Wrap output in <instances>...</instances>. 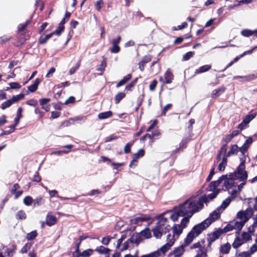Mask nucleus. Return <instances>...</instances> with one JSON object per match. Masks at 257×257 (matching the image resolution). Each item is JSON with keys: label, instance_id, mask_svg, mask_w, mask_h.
Instances as JSON below:
<instances>
[{"label": "nucleus", "instance_id": "25", "mask_svg": "<svg viewBox=\"0 0 257 257\" xmlns=\"http://www.w3.org/2000/svg\"><path fill=\"white\" fill-rule=\"evenodd\" d=\"M152 231L153 233V235L157 238H161L162 235V232L161 231L160 227L159 226H156L152 229Z\"/></svg>", "mask_w": 257, "mask_h": 257}, {"label": "nucleus", "instance_id": "60", "mask_svg": "<svg viewBox=\"0 0 257 257\" xmlns=\"http://www.w3.org/2000/svg\"><path fill=\"white\" fill-rule=\"evenodd\" d=\"M132 145V144H130V143H127V144H126V145L125 146L124 148V153H128L130 152L131 147Z\"/></svg>", "mask_w": 257, "mask_h": 257}, {"label": "nucleus", "instance_id": "26", "mask_svg": "<svg viewBox=\"0 0 257 257\" xmlns=\"http://www.w3.org/2000/svg\"><path fill=\"white\" fill-rule=\"evenodd\" d=\"M165 83L167 84L171 83L173 79L172 73L169 70L167 71L164 75Z\"/></svg>", "mask_w": 257, "mask_h": 257}, {"label": "nucleus", "instance_id": "28", "mask_svg": "<svg viewBox=\"0 0 257 257\" xmlns=\"http://www.w3.org/2000/svg\"><path fill=\"white\" fill-rule=\"evenodd\" d=\"M132 77L131 74H127L126 76L124 77L122 80H121L116 85V87H118L124 85L126 82H127Z\"/></svg>", "mask_w": 257, "mask_h": 257}, {"label": "nucleus", "instance_id": "61", "mask_svg": "<svg viewBox=\"0 0 257 257\" xmlns=\"http://www.w3.org/2000/svg\"><path fill=\"white\" fill-rule=\"evenodd\" d=\"M110 240V238L109 236L103 237L101 240V242L104 245H107Z\"/></svg>", "mask_w": 257, "mask_h": 257}, {"label": "nucleus", "instance_id": "30", "mask_svg": "<svg viewBox=\"0 0 257 257\" xmlns=\"http://www.w3.org/2000/svg\"><path fill=\"white\" fill-rule=\"evenodd\" d=\"M112 115V112L110 111H106L104 112L100 113L98 114V117L99 119H103L108 118Z\"/></svg>", "mask_w": 257, "mask_h": 257}, {"label": "nucleus", "instance_id": "47", "mask_svg": "<svg viewBox=\"0 0 257 257\" xmlns=\"http://www.w3.org/2000/svg\"><path fill=\"white\" fill-rule=\"evenodd\" d=\"M224 91L223 89L219 88L214 90L212 93V96L213 97H217L220 95V92Z\"/></svg>", "mask_w": 257, "mask_h": 257}, {"label": "nucleus", "instance_id": "18", "mask_svg": "<svg viewBox=\"0 0 257 257\" xmlns=\"http://www.w3.org/2000/svg\"><path fill=\"white\" fill-rule=\"evenodd\" d=\"M231 249V245L228 242L222 244L220 248L219 251L222 254H227L229 252Z\"/></svg>", "mask_w": 257, "mask_h": 257}, {"label": "nucleus", "instance_id": "43", "mask_svg": "<svg viewBox=\"0 0 257 257\" xmlns=\"http://www.w3.org/2000/svg\"><path fill=\"white\" fill-rule=\"evenodd\" d=\"M24 203L27 206H30L32 204L33 199L30 196H27L24 199Z\"/></svg>", "mask_w": 257, "mask_h": 257}, {"label": "nucleus", "instance_id": "10", "mask_svg": "<svg viewBox=\"0 0 257 257\" xmlns=\"http://www.w3.org/2000/svg\"><path fill=\"white\" fill-rule=\"evenodd\" d=\"M166 213L169 214L170 219L173 222L177 221L180 216L185 217V214L179 206L175 207L173 210L169 211Z\"/></svg>", "mask_w": 257, "mask_h": 257}, {"label": "nucleus", "instance_id": "1", "mask_svg": "<svg viewBox=\"0 0 257 257\" xmlns=\"http://www.w3.org/2000/svg\"><path fill=\"white\" fill-rule=\"evenodd\" d=\"M218 194V191L216 190L207 195L192 196L179 206L185 214V217H188L189 220L194 213L199 212L203 208L204 203L207 204L214 199Z\"/></svg>", "mask_w": 257, "mask_h": 257}, {"label": "nucleus", "instance_id": "55", "mask_svg": "<svg viewBox=\"0 0 257 257\" xmlns=\"http://www.w3.org/2000/svg\"><path fill=\"white\" fill-rule=\"evenodd\" d=\"M194 55V52H187L183 57V59L185 61L189 60L190 58L192 57Z\"/></svg>", "mask_w": 257, "mask_h": 257}, {"label": "nucleus", "instance_id": "34", "mask_svg": "<svg viewBox=\"0 0 257 257\" xmlns=\"http://www.w3.org/2000/svg\"><path fill=\"white\" fill-rule=\"evenodd\" d=\"M211 66L209 65H205L200 67L199 69L196 70V73H200L206 72L210 69Z\"/></svg>", "mask_w": 257, "mask_h": 257}, {"label": "nucleus", "instance_id": "46", "mask_svg": "<svg viewBox=\"0 0 257 257\" xmlns=\"http://www.w3.org/2000/svg\"><path fill=\"white\" fill-rule=\"evenodd\" d=\"M64 30V26L59 25V26H58L57 29L55 32H54V33L55 35L59 36L61 34V33L62 32H63Z\"/></svg>", "mask_w": 257, "mask_h": 257}, {"label": "nucleus", "instance_id": "29", "mask_svg": "<svg viewBox=\"0 0 257 257\" xmlns=\"http://www.w3.org/2000/svg\"><path fill=\"white\" fill-rule=\"evenodd\" d=\"M140 235L145 238H150L152 236L151 231L149 229L147 228L142 231Z\"/></svg>", "mask_w": 257, "mask_h": 257}, {"label": "nucleus", "instance_id": "16", "mask_svg": "<svg viewBox=\"0 0 257 257\" xmlns=\"http://www.w3.org/2000/svg\"><path fill=\"white\" fill-rule=\"evenodd\" d=\"M20 188V187L18 184H15L11 189V192L12 194H15V199H17L23 193V191L22 190L17 191Z\"/></svg>", "mask_w": 257, "mask_h": 257}, {"label": "nucleus", "instance_id": "8", "mask_svg": "<svg viewBox=\"0 0 257 257\" xmlns=\"http://www.w3.org/2000/svg\"><path fill=\"white\" fill-rule=\"evenodd\" d=\"M189 222V220H188V217H184L182 219L180 224H175L173 227L174 234H172V235L174 236V235H180L182 233L183 229L187 226ZM170 234L171 235V234Z\"/></svg>", "mask_w": 257, "mask_h": 257}, {"label": "nucleus", "instance_id": "7", "mask_svg": "<svg viewBox=\"0 0 257 257\" xmlns=\"http://www.w3.org/2000/svg\"><path fill=\"white\" fill-rule=\"evenodd\" d=\"M255 213V211H252L251 209H247L244 211H239L237 213L236 217L245 224Z\"/></svg>", "mask_w": 257, "mask_h": 257}, {"label": "nucleus", "instance_id": "40", "mask_svg": "<svg viewBox=\"0 0 257 257\" xmlns=\"http://www.w3.org/2000/svg\"><path fill=\"white\" fill-rule=\"evenodd\" d=\"M21 118V117H19L18 116H17V117L15 118V125H11L9 127V128H11V130L9 131H7V133H5L6 134H10V133H11L12 132H13L14 131L15 126L19 123V120H20V119Z\"/></svg>", "mask_w": 257, "mask_h": 257}, {"label": "nucleus", "instance_id": "63", "mask_svg": "<svg viewBox=\"0 0 257 257\" xmlns=\"http://www.w3.org/2000/svg\"><path fill=\"white\" fill-rule=\"evenodd\" d=\"M79 67V63H78L75 67L71 68L69 70L70 75H72L73 73H74L76 71V70Z\"/></svg>", "mask_w": 257, "mask_h": 257}, {"label": "nucleus", "instance_id": "37", "mask_svg": "<svg viewBox=\"0 0 257 257\" xmlns=\"http://www.w3.org/2000/svg\"><path fill=\"white\" fill-rule=\"evenodd\" d=\"M233 229H235L234 225L232 221H230L222 230L224 233H226Z\"/></svg>", "mask_w": 257, "mask_h": 257}, {"label": "nucleus", "instance_id": "3", "mask_svg": "<svg viewBox=\"0 0 257 257\" xmlns=\"http://www.w3.org/2000/svg\"><path fill=\"white\" fill-rule=\"evenodd\" d=\"M175 241V237L173 235L168 234L166 237V242L162 245L158 250L149 253L148 254H144L141 257H160L164 256L166 253L168 252L174 244Z\"/></svg>", "mask_w": 257, "mask_h": 257}, {"label": "nucleus", "instance_id": "38", "mask_svg": "<svg viewBox=\"0 0 257 257\" xmlns=\"http://www.w3.org/2000/svg\"><path fill=\"white\" fill-rule=\"evenodd\" d=\"M125 96V94L123 92H119L117 93L114 98V100L116 103H118L120 100H121L123 98H124Z\"/></svg>", "mask_w": 257, "mask_h": 257}, {"label": "nucleus", "instance_id": "20", "mask_svg": "<svg viewBox=\"0 0 257 257\" xmlns=\"http://www.w3.org/2000/svg\"><path fill=\"white\" fill-rule=\"evenodd\" d=\"M223 233L224 232L222 229H218L210 234V238L212 241H214L218 239Z\"/></svg>", "mask_w": 257, "mask_h": 257}, {"label": "nucleus", "instance_id": "22", "mask_svg": "<svg viewBox=\"0 0 257 257\" xmlns=\"http://www.w3.org/2000/svg\"><path fill=\"white\" fill-rule=\"evenodd\" d=\"M233 225L234 228L235 230H240L241 229L244 223H243L239 219H237V218H235L234 220L231 221Z\"/></svg>", "mask_w": 257, "mask_h": 257}, {"label": "nucleus", "instance_id": "49", "mask_svg": "<svg viewBox=\"0 0 257 257\" xmlns=\"http://www.w3.org/2000/svg\"><path fill=\"white\" fill-rule=\"evenodd\" d=\"M17 217L20 219H23L26 218V215L24 211H19L17 214Z\"/></svg>", "mask_w": 257, "mask_h": 257}, {"label": "nucleus", "instance_id": "48", "mask_svg": "<svg viewBox=\"0 0 257 257\" xmlns=\"http://www.w3.org/2000/svg\"><path fill=\"white\" fill-rule=\"evenodd\" d=\"M37 235V234L36 231H32V232L28 233L27 235V238L28 240L33 239L34 238H35L36 237Z\"/></svg>", "mask_w": 257, "mask_h": 257}, {"label": "nucleus", "instance_id": "51", "mask_svg": "<svg viewBox=\"0 0 257 257\" xmlns=\"http://www.w3.org/2000/svg\"><path fill=\"white\" fill-rule=\"evenodd\" d=\"M253 118V116L251 115H247L245 118L243 120V122L244 124L246 125L248 124L252 119Z\"/></svg>", "mask_w": 257, "mask_h": 257}, {"label": "nucleus", "instance_id": "23", "mask_svg": "<svg viewBox=\"0 0 257 257\" xmlns=\"http://www.w3.org/2000/svg\"><path fill=\"white\" fill-rule=\"evenodd\" d=\"M93 250L92 249H87L83 251L82 252H79L78 254L76 255V257H88L90 256L93 253Z\"/></svg>", "mask_w": 257, "mask_h": 257}, {"label": "nucleus", "instance_id": "41", "mask_svg": "<svg viewBox=\"0 0 257 257\" xmlns=\"http://www.w3.org/2000/svg\"><path fill=\"white\" fill-rule=\"evenodd\" d=\"M255 215V218H254V221L253 224L248 227V231L249 232H253L254 228L257 226V216Z\"/></svg>", "mask_w": 257, "mask_h": 257}, {"label": "nucleus", "instance_id": "35", "mask_svg": "<svg viewBox=\"0 0 257 257\" xmlns=\"http://www.w3.org/2000/svg\"><path fill=\"white\" fill-rule=\"evenodd\" d=\"M144 151L143 149H141L138 151L137 153L133 155L134 161H137V159L140 157H143L144 155Z\"/></svg>", "mask_w": 257, "mask_h": 257}, {"label": "nucleus", "instance_id": "4", "mask_svg": "<svg viewBox=\"0 0 257 257\" xmlns=\"http://www.w3.org/2000/svg\"><path fill=\"white\" fill-rule=\"evenodd\" d=\"M207 223H205L204 221L201 223L195 225L193 227L192 230L188 234L186 239L185 242L187 244H190L194 238L200 234L202 232L206 229L208 226Z\"/></svg>", "mask_w": 257, "mask_h": 257}, {"label": "nucleus", "instance_id": "14", "mask_svg": "<svg viewBox=\"0 0 257 257\" xmlns=\"http://www.w3.org/2000/svg\"><path fill=\"white\" fill-rule=\"evenodd\" d=\"M143 238L139 233H134L130 238V241L132 242V243L136 244L138 245L140 242L142 241Z\"/></svg>", "mask_w": 257, "mask_h": 257}, {"label": "nucleus", "instance_id": "15", "mask_svg": "<svg viewBox=\"0 0 257 257\" xmlns=\"http://www.w3.org/2000/svg\"><path fill=\"white\" fill-rule=\"evenodd\" d=\"M166 213H163L161 215L156 217V219L158 220L157 221V225L159 227H162L165 225V224L167 222L168 219L167 217H165L163 216L164 214H166Z\"/></svg>", "mask_w": 257, "mask_h": 257}, {"label": "nucleus", "instance_id": "50", "mask_svg": "<svg viewBox=\"0 0 257 257\" xmlns=\"http://www.w3.org/2000/svg\"><path fill=\"white\" fill-rule=\"evenodd\" d=\"M252 2V0H241L238 2V4L234 5L233 7L230 6L229 8H233L234 7L238 6L244 4H249Z\"/></svg>", "mask_w": 257, "mask_h": 257}, {"label": "nucleus", "instance_id": "62", "mask_svg": "<svg viewBox=\"0 0 257 257\" xmlns=\"http://www.w3.org/2000/svg\"><path fill=\"white\" fill-rule=\"evenodd\" d=\"M7 117L5 115H2L0 117V126L3 125L7 122Z\"/></svg>", "mask_w": 257, "mask_h": 257}, {"label": "nucleus", "instance_id": "57", "mask_svg": "<svg viewBox=\"0 0 257 257\" xmlns=\"http://www.w3.org/2000/svg\"><path fill=\"white\" fill-rule=\"evenodd\" d=\"M103 3L102 0H99L98 1H97L95 3V6L96 7V9L97 10L99 11L101 8V6H102Z\"/></svg>", "mask_w": 257, "mask_h": 257}, {"label": "nucleus", "instance_id": "5", "mask_svg": "<svg viewBox=\"0 0 257 257\" xmlns=\"http://www.w3.org/2000/svg\"><path fill=\"white\" fill-rule=\"evenodd\" d=\"M227 151L226 145H223L220 151L218 156V159H221V161L218 166V169L220 171H223L227 164V156L226 155Z\"/></svg>", "mask_w": 257, "mask_h": 257}, {"label": "nucleus", "instance_id": "6", "mask_svg": "<svg viewBox=\"0 0 257 257\" xmlns=\"http://www.w3.org/2000/svg\"><path fill=\"white\" fill-rule=\"evenodd\" d=\"M244 170V162L242 161L240 164L237 170L233 174L234 178L235 179H239L242 181L246 180L247 177V172Z\"/></svg>", "mask_w": 257, "mask_h": 257}, {"label": "nucleus", "instance_id": "32", "mask_svg": "<svg viewBox=\"0 0 257 257\" xmlns=\"http://www.w3.org/2000/svg\"><path fill=\"white\" fill-rule=\"evenodd\" d=\"M241 34L244 37H249L253 34H255L256 35V33L254 31H252L249 30L245 29L241 31Z\"/></svg>", "mask_w": 257, "mask_h": 257}, {"label": "nucleus", "instance_id": "12", "mask_svg": "<svg viewBox=\"0 0 257 257\" xmlns=\"http://www.w3.org/2000/svg\"><path fill=\"white\" fill-rule=\"evenodd\" d=\"M150 220V217L145 214L141 215L139 216L135 217L130 219V224H141L143 222L147 221Z\"/></svg>", "mask_w": 257, "mask_h": 257}, {"label": "nucleus", "instance_id": "17", "mask_svg": "<svg viewBox=\"0 0 257 257\" xmlns=\"http://www.w3.org/2000/svg\"><path fill=\"white\" fill-rule=\"evenodd\" d=\"M245 242L241 236L239 235L234 239L232 243V246L233 248H237Z\"/></svg>", "mask_w": 257, "mask_h": 257}, {"label": "nucleus", "instance_id": "45", "mask_svg": "<svg viewBox=\"0 0 257 257\" xmlns=\"http://www.w3.org/2000/svg\"><path fill=\"white\" fill-rule=\"evenodd\" d=\"M195 257H208V255L204 250L201 249L197 252Z\"/></svg>", "mask_w": 257, "mask_h": 257}, {"label": "nucleus", "instance_id": "31", "mask_svg": "<svg viewBox=\"0 0 257 257\" xmlns=\"http://www.w3.org/2000/svg\"><path fill=\"white\" fill-rule=\"evenodd\" d=\"M239 148L238 146L236 145H232L229 152H228L227 155L226 156H229L233 154H236L238 151Z\"/></svg>", "mask_w": 257, "mask_h": 257}, {"label": "nucleus", "instance_id": "44", "mask_svg": "<svg viewBox=\"0 0 257 257\" xmlns=\"http://www.w3.org/2000/svg\"><path fill=\"white\" fill-rule=\"evenodd\" d=\"M132 243L131 241H130V239H127L126 241H125L122 247L120 248L121 251H123L126 249H127L130 247V244Z\"/></svg>", "mask_w": 257, "mask_h": 257}, {"label": "nucleus", "instance_id": "2", "mask_svg": "<svg viewBox=\"0 0 257 257\" xmlns=\"http://www.w3.org/2000/svg\"><path fill=\"white\" fill-rule=\"evenodd\" d=\"M234 179L233 174H230L229 176L223 175L218 180L212 182L210 184L208 189L210 191H212V193H214L216 190L218 191L219 193V189L216 188V187L220 184H222L230 193V191H232L233 189L234 188L235 183L233 181Z\"/></svg>", "mask_w": 257, "mask_h": 257}, {"label": "nucleus", "instance_id": "24", "mask_svg": "<svg viewBox=\"0 0 257 257\" xmlns=\"http://www.w3.org/2000/svg\"><path fill=\"white\" fill-rule=\"evenodd\" d=\"M245 185V183H242L239 185L235 184L234 188L233 189L232 191H230V194L232 195L235 196L237 194L241 191V189Z\"/></svg>", "mask_w": 257, "mask_h": 257}, {"label": "nucleus", "instance_id": "36", "mask_svg": "<svg viewBox=\"0 0 257 257\" xmlns=\"http://www.w3.org/2000/svg\"><path fill=\"white\" fill-rule=\"evenodd\" d=\"M96 250L100 253L107 254L109 252L110 249L103 246H100L97 247Z\"/></svg>", "mask_w": 257, "mask_h": 257}, {"label": "nucleus", "instance_id": "21", "mask_svg": "<svg viewBox=\"0 0 257 257\" xmlns=\"http://www.w3.org/2000/svg\"><path fill=\"white\" fill-rule=\"evenodd\" d=\"M257 251V245L256 243L253 244L249 249L248 252H243L240 255L244 256V257H248L250 255L253 254Z\"/></svg>", "mask_w": 257, "mask_h": 257}, {"label": "nucleus", "instance_id": "42", "mask_svg": "<svg viewBox=\"0 0 257 257\" xmlns=\"http://www.w3.org/2000/svg\"><path fill=\"white\" fill-rule=\"evenodd\" d=\"M53 35H55L54 32L52 33H50L48 35H47L45 36V40H43V37H41L40 38V40H39V42L41 44H43V43H45L47 42V41L51 37H52V36Z\"/></svg>", "mask_w": 257, "mask_h": 257}, {"label": "nucleus", "instance_id": "11", "mask_svg": "<svg viewBox=\"0 0 257 257\" xmlns=\"http://www.w3.org/2000/svg\"><path fill=\"white\" fill-rule=\"evenodd\" d=\"M222 212L220 208H218L214 211H213L209 215V216L204 221L207 223V225L209 226L212 222L216 220L220 216V213Z\"/></svg>", "mask_w": 257, "mask_h": 257}, {"label": "nucleus", "instance_id": "27", "mask_svg": "<svg viewBox=\"0 0 257 257\" xmlns=\"http://www.w3.org/2000/svg\"><path fill=\"white\" fill-rule=\"evenodd\" d=\"M40 82V80L38 78H37L34 83L28 87V90L31 92H35L37 89L38 86Z\"/></svg>", "mask_w": 257, "mask_h": 257}, {"label": "nucleus", "instance_id": "54", "mask_svg": "<svg viewBox=\"0 0 257 257\" xmlns=\"http://www.w3.org/2000/svg\"><path fill=\"white\" fill-rule=\"evenodd\" d=\"M26 104L33 106H35L37 104V101L36 100L31 99L26 101Z\"/></svg>", "mask_w": 257, "mask_h": 257}, {"label": "nucleus", "instance_id": "9", "mask_svg": "<svg viewBox=\"0 0 257 257\" xmlns=\"http://www.w3.org/2000/svg\"><path fill=\"white\" fill-rule=\"evenodd\" d=\"M25 95L23 93L19 94L17 95L13 96L11 99H9L1 104L2 109H5L7 107L10 106L12 104L18 102V101L24 99Z\"/></svg>", "mask_w": 257, "mask_h": 257}, {"label": "nucleus", "instance_id": "64", "mask_svg": "<svg viewBox=\"0 0 257 257\" xmlns=\"http://www.w3.org/2000/svg\"><path fill=\"white\" fill-rule=\"evenodd\" d=\"M75 100V98L73 96L69 97L65 102V104L73 103Z\"/></svg>", "mask_w": 257, "mask_h": 257}, {"label": "nucleus", "instance_id": "58", "mask_svg": "<svg viewBox=\"0 0 257 257\" xmlns=\"http://www.w3.org/2000/svg\"><path fill=\"white\" fill-rule=\"evenodd\" d=\"M157 85V81L153 80L149 86V89L151 91H154Z\"/></svg>", "mask_w": 257, "mask_h": 257}, {"label": "nucleus", "instance_id": "56", "mask_svg": "<svg viewBox=\"0 0 257 257\" xmlns=\"http://www.w3.org/2000/svg\"><path fill=\"white\" fill-rule=\"evenodd\" d=\"M9 84L11 86V88L12 89H19L21 87V86L17 82H12Z\"/></svg>", "mask_w": 257, "mask_h": 257}, {"label": "nucleus", "instance_id": "13", "mask_svg": "<svg viewBox=\"0 0 257 257\" xmlns=\"http://www.w3.org/2000/svg\"><path fill=\"white\" fill-rule=\"evenodd\" d=\"M184 251V246L183 245H180L178 247H175L172 251H171L169 254V256L180 257L183 255Z\"/></svg>", "mask_w": 257, "mask_h": 257}, {"label": "nucleus", "instance_id": "53", "mask_svg": "<svg viewBox=\"0 0 257 257\" xmlns=\"http://www.w3.org/2000/svg\"><path fill=\"white\" fill-rule=\"evenodd\" d=\"M31 248V244L29 243L26 244L22 248V253H26Z\"/></svg>", "mask_w": 257, "mask_h": 257}, {"label": "nucleus", "instance_id": "59", "mask_svg": "<svg viewBox=\"0 0 257 257\" xmlns=\"http://www.w3.org/2000/svg\"><path fill=\"white\" fill-rule=\"evenodd\" d=\"M50 101V99H49V98H42V99H40V104L42 106L45 105Z\"/></svg>", "mask_w": 257, "mask_h": 257}, {"label": "nucleus", "instance_id": "19", "mask_svg": "<svg viewBox=\"0 0 257 257\" xmlns=\"http://www.w3.org/2000/svg\"><path fill=\"white\" fill-rule=\"evenodd\" d=\"M57 218L55 216L48 214L46 216V224L51 226L54 225L57 222Z\"/></svg>", "mask_w": 257, "mask_h": 257}, {"label": "nucleus", "instance_id": "33", "mask_svg": "<svg viewBox=\"0 0 257 257\" xmlns=\"http://www.w3.org/2000/svg\"><path fill=\"white\" fill-rule=\"evenodd\" d=\"M231 201V199L230 197H228V198H226L225 200H224L223 201L221 206L219 207V208H220L221 210L222 211V210L223 209L226 208L228 206V205L230 204Z\"/></svg>", "mask_w": 257, "mask_h": 257}, {"label": "nucleus", "instance_id": "39", "mask_svg": "<svg viewBox=\"0 0 257 257\" xmlns=\"http://www.w3.org/2000/svg\"><path fill=\"white\" fill-rule=\"evenodd\" d=\"M240 235L245 242L251 239V235L249 233L243 232Z\"/></svg>", "mask_w": 257, "mask_h": 257}, {"label": "nucleus", "instance_id": "52", "mask_svg": "<svg viewBox=\"0 0 257 257\" xmlns=\"http://www.w3.org/2000/svg\"><path fill=\"white\" fill-rule=\"evenodd\" d=\"M119 51L120 48L116 45H113V47L110 49V52L113 53H118Z\"/></svg>", "mask_w": 257, "mask_h": 257}]
</instances>
